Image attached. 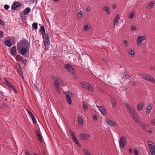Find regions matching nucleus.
Returning <instances> with one entry per match:
<instances>
[{
  "label": "nucleus",
  "mask_w": 155,
  "mask_h": 155,
  "mask_svg": "<svg viewBox=\"0 0 155 155\" xmlns=\"http://www.w3.org/2000/svg\"><path fill=\"white\" fill-rule=\"evenodd\" d=\"M43 42L46 48L48 50L50 46V40L49 37L47 34L43 35Z\"/></svg>",
  "instance_id": "obj_1"
},
{
  "label": "nucleus",
  "mask_w": 155,
  "mask_h": 155,
  "mask_svg": "<svg viewBox=\"0 0 155 155\" xmlns=\"http://www.w3.org/2000/svg\"><path fill=\"white\" fill-rule=\"evenodd\" d=\"M81 85L82 87L87 89L91 92L94 91V89L87 82H81Z\"/></svg>",
  "instance_id": "obj_2"
},
{
  "label": "nucleus",
  "mask_w": 155,
  "mask_h": 155,
  "mask_svg": "<svg viewBox=\"0 0 155 155\" xmlns=\"http://www.w3.org/2000/svg\"><path fill=\"white\" fill-rule=\"evenodd\" d=\"M64 68L67 70L68 71L72 74L75 73L74 69L73 67L70 64H67L64 66Z\"/></svg>",
  "instance_id": "obj_3"
},
{
  "label": "nucleus",
  "mask_w": 155,
  "mask_h": 155,
  "mask_svg": "<svg viewBox=\"0 0 155 155\" xmlns=\"http://www.w3.org/2000/svg\"><path fill=\"white\" fill-rule=\"evenodd\" d=\"M130 116L133 118L134 120L137 124H140V121L137 118V115L135 111V110L131 112L130 114Z\"/></svg>",
  "instance_id": "obj_4"
},
{
  "label": "nucleus",
  "mask_w": 155,
  "mask_h": 155,
  "mask_svg": "<svg viewBox=\"0 0 155 155\" xmlns=\"http://www.w3.org/2000/svg\"><path fill=\"white\" fill-rule=\"evenodd\" d=\"M23 44H25V46L26 48H28L29 47L30 45L29 43L27 40H25L22 41H20L19 42L18 44L17 47H20L21 46H22Z\"/></svg>",
  "instance_id": "obj_5"
},
{
  "label": "nucleus",
  "mask_w": 155,
  "mask_h": 155,
  "mask_svg": "<svg viewBox=\"0 0 155 155\" xmlns=\"http://www.w3.org/2000/svg\"><path fill=\"white\" fill-rule=\"evenodd\" d=\"M146 39V37L144 36H140L137 37V45L140 46L142 44V41H144Z\"/></svg>",
  "instance_id": "obj_6"
},
{
  "label": "nucleus",
  "mask_w": 155,
  "mask_h": 155,
  "mask_svg": "<svg viewBox=\"0 0 155 155\" xmlns=\"http://www.w3.org/2000/svg\"><path fill=\"white\" fill-rule=\"evenodd\" d=\"M126 143V138L124 137H122L120 138L119 141L120 147L122 148H123L125 146Z\"/></svg>",
  "instance_id": "obj_7"
},
{
  "label": "nucleus",
  "mask_w": 155,
  "mask_h": 155,
  "mask_svg": "<svg viewBox=\"0 0 155 155\" xmlns=\"http://www.w3.org/2000/svg\"><path fill=\"white\" fill-rule=\"evenodd\" d=\"M80 138L82 140H87L90 136L87 134H80Z\"/></svg>",
  "instance_id": "obj_8"
},
{
  "label": "nucleus",
  "mask_w": 155,
  "mask_h": 155,
  "mask_svg": "<svg viewBox=\"0 0 155 155\" xmlns=\"http://www.w3.org/2000/svg\"><path fill=\"white\" fill-rule=\"evenodd\" d=\"M96 106L97 107L101 113L102 115L104 116L106 115V110L104 108H103L102 107L98 106L97 105H96Z\"/></svg>",
  "instance_id": "obj_9"
},
{
  "label": "nucleus",
  "mask_w": 155,
  "mask_h": 155,
  "mask_svg": "<svg viewBox=\"0 0 155 155\" xmlns=\"http://www.w3.org/2000/svg\"><path fill=\"white\" fill-rule=\"evenodd\" d=\"M106 122L107 124L110 126H116L117 125V124L114 122L109 119H106Z\"/></svg>",
  "instance_id": "obj_10"
},
{
  "label": "nucleus",
  "mask_w": 155,
  "mask_h": 155,
  "mask_svg": "<svg viewBox=\"0 0 155 155\" xmlns=\"http://www.w3.org/2000/svg\"><path fill=\"white\" fill-rule=\"evenodd\" d=\"M21 5V4L18 2H16L14 3L12 7V9L15 10L18 7H20Z\"/></svg>",
  "instance_id": "obj_11"
},
{
  "label": "nucleus",
  "mask_w": 155,
  "mask_h": 155,
  "mask_svg": "<svg viewBox=\"0 0 155 155\" xmlns=\"http://www.w3.org/2000/svg\"><path fill=\"white\" fill-rule=\"evenodd\" d=\"M54 85L55 87V89L56 91L59 92L60 90V87L59 82L58 80H55Z\"/></svg>",
  "instance_id": "obj_12"
},
{
  "label": "nucleus",
  "mask_w": 155,
  "mask_h": 155,
  "mask_svg": "<svg viewBox=\"0 0 155 155\" xmlns=\"http://www.w3.org/2000/svg\"><path fill=\"white\" fill-rule=\"evenodd\" d=\"M11 54L14 56H15L17 54L16 48L15 46L12 47L11 49Z\"/></svg>",
  "instance_id": "obj_13"
},
{
  "label": "nucleus",
  "mask_w": 155,
  "mask_h": 155,
  "mask_svg": "<svg viewBox=\"0 0 155 155\" xmlns=\"http://www.w3.org/2000/svg\"><path fill=\"white\" fill-rule=\"evenodd\" d=\"M120 20V18L119 15H117L116 16V18L114 19V25H117L118 24L119 22V20Z\"/></svg>",
  "instance_id": "obj_14"
},
{
  "label": "nucleus",
  "mask_w": 155,
  "mask_h": 155,
  "mask_svg": "<svg viewBox=\"0 0 155 155\" xmlns=\"http://www.w3.org/2000/svg\"><path fill=\"white\" fill-rule=\"evenodd\" d=\"M37 137L40 142H42L43 140L42 138V136L41 135L39 132V131H37L36 132Z\"/></svg>",
  "instance_id": "obj_15"
},
{
  "label": "nucleus",
  "mask_w": 155,
  "mask_h": 155,
  "mask_svg": "<svg viewBox=\"0 0 155 155\" xmlns=\"http://www.w3.org/2000/svg\"><path fill=\"white\" fill-rule=\"evenodd\" d=\"M152 105L150 104H149L146 108V113L148 114L149 113L152 108Z\"/></svg>",
  "instance_id": "obj_16"
},
{
  "label": "nucleus",
  "mask_w": 155,
  "mask_h": 155,
  "mask_svg": "<svg viewBox=\"0 0 155 155\" xmlns=\"http://www.w3.org/2000/svg\"><path fill=\"white\" fill-rule=\"evenodd\" d=\"M149 147L150 149V150L151 152L154 153V151H155V148L154 147V144L153 143H150L149 144Z\"/></svg>",
  "instance_id": "obj_17"
},
{
  "label": "nucleus",
  "mask_w": 155,
  "mask_h": 155,
  "mask_svg": "<svg viewBox=\"0 0 155 155\" xmlns=\"http://www.w3.org/2000/svg\"><path fill=\"white\" fill-rule=\"evenodd\" d=\"M66 97L68 104L70 105L71 104L72 101L71 96L69 94H67L66 95Z\"/></svg>",
  "instance_id": "obj_18"
},
{
  "label": "nucleus",
  "mask_w": 155,
  "mask_h": 155,
  "mask_svg": "<svg viewBox=\"0 0 155 155\" xmlns=\"http://www.w3.org/2000/svg\"><path fill=\"white\" fill-rule=\"evenodd\" d=\"M146 80L155 83V80L152 77L148 75Z\"/></svg>",
  "instance_id": "obj_19"
},
{
  "label": "nucleus",
  "mask_w": 155,
  "mask_h": 155,
  "mask_svg": "<svg viewBox=\"0 0 155 155\" xmlns=\"http://www.w3.org/2000/svg\"><path fill=\"white\" fill-rule=\"evenodd\" d=\"M70 132L73 141L74 142L76 140H78L76 138L74 132L71 130H70Z\"/></svg>",
  "instance_id": "obj_20"
},
{
  "label": "nucleus",
  "mask_w": 155,
  "mask_h": 155,
  "mask_svg": "<svg viewBox=\"0 0 155 155\" xmlns=\"http://www.w3.org/2000/svg\"><path fill=\"white\" fill-rule=\"evenodd\" d=\"M103 10L104 11L106 12L107 14H110V9L108 6H105L103 8Z\"/></svg>",
  "instance_id": "obj_21"
},
{
  "label": "nucleus",
  "mask_w": 155,
  "mask_h": 155,
  "mask_svg": "<svg viewBox=\"0 0 155 155\" xmlns=\"http://www.w3.org/2000/svg\"><path fill=\"white\" fill-rule=\"evenodd\" d=\"M19 61H21L23 63L26 64V63L27 62V61L22 57H19L17 59Z\"/></svg>",
  "instance_id": "obj_22"
},
{
  "label": "nucleus",
  "mask_w": 155,
  "mask_h": 155,
  "mask_svg": "<svg viewBox=\"0 0 155 155\" xmlns=\"http://www.w3.org/2000/svg\"><path fill=\"white\" fill-rule=\"evenodd\" d=\"M83 108L84 110L86 111L87 110V103L86 102L83 101Z\"/></svg>",
  "instance_id": "obj_23"
},
{
  "label": "nucleus",
  "mask_w": 155,
  "mask_h": 155,
  "mask_svg": "<svg viewBox=\"0 0 155 155\" xmlns=\"http://www.w3.org/2000/svg\"><path fill=\"white\" fill-rule=\"evenodd\" d=\"M143 104H139L137 107V110L139 111L141 110L143 108Z\"/></svg>",
  "instance_id": "obj_24"
},
{
  "label": "nucleus",
  "mask_w": 155,
  "mask_h": 155,
  "mask_svg": "<svg viewBox=\"0 0 155 155\" xmlns=\"http://www.w3.org/2000/svg\"><path fill=\"white\" fill-rule=\"evenodd\" d=\"M110 102L112 104L113 107L114 108L116 107L117 106L116 101L114 98H111L110 100Z\"/></svg>",
  "instance_id": "obj_25"
},
{
  "label": "nucleus",
  "mask_w": 155,
  "mask_h": 155,
  "mask_svg": "<svg viewBox=\"0 0 155 155\" xmlns=\"http://www.w3.org/2000/svg\"><path fill=\"white\" fill-rule=\"evenodd\" d=\"M128 54L131 55L132 57H133L134 56V52L131 49H129L128 51Z\"/></svg>",
  "instance_id": "obj_26"
},
{
  "label": "nucleus",
  "mask_w": 155,
  "mask_h": 155,
  "mask_svg": "<svg viewBox=\"0 0 155 155\" xmlns=\"http://www.w3.org/2000/svg\"><path fill=\"white\" fill-rule=\"evenodd\" d=\"M40 31L41 32L42 35H44L45 34H47L45 33V30L44 26H42L41 27L40 29Z\"/></svg>",
  "instance_id": "obj_27"
},
{
  "label": "nucleus",
  "mask_w": 155,
  "mask_h": 155,
  "mask_svg": "<svg viewBox=\"0 0 155 155\" xmlns=\"http://www.w3.org/2000/svg\"><path fill=\"white\" fill-rule=\"evenodd\" d=\"M27 52V49L25 47L21 49V53L22 55L25 54Z\"/></svg>",
  "instance_id": "obj_28"
},
{
  "label": "nucleus",
  "mask_w": 155,
  "mask_h": 155,
  "mask_svg": "<svg viewBox=\"0 0 155 155\" xmlns=\"http://www.w3.org/2000/svg\"><path fill=\"white\" fill-rule=\"evenodd\" d=\"M31 11V9L29 7H27L26 8L24 11V15L27 14L28 13H29Z\"/></svg>",
  "instance_id": "obj_29"
},
{
  "label": "nucleus",
  "mask_w": 155,
  "mask_h": 155,
  "mask_svg": "<svg viewBox=\"0 0 155 155\" xmlns=\"http://www.w3.org/2000/svg\"><path fill=\"white\" fill-rule=\"evenodd\" d=\"M83 13L82 11H80L77 14V16L79 19H81L83 17Z\"/></svg>",
  "instance_id": "obj_30"
},
{
  "label": "nucleus",
  "mask_w": 155,
  "mask_h": 155,
  "mask_svg": "<svg viewBox=\"0 0 155 155\" xmlns=\"http://www.w3.org/2000/svg\"><path fill=\"white\" fill-rule=\"evenodd\" d=\"M78 122L79 126H81L83 124V121L82 118L81 117H79L78 119Z\"/></svg>",
  "instance_id": "obj_31"
},
{
  "label": "nucleus",
  "mask_w": 155,
  "mask_h": 155,
  "mask_svg": "<svg viewBox=\"0 0 155 155\" xmlns=\"http://www.w3.org/2000/svg\"><path fill=\"white\" fill-rule=\"evenodd\" d=\"M18 72L19 73V75L21 76V78L23 79L24 78L23 74L22 72V69L21 68H19L18 71Z\"/></svg>",
  "instance_id": "obj_32"
},
{
  "label": "nucleus",
  "mask_w": 155,
  "mask_h": 155,
  "mask_svg": "<svg viewBox=\"0 0 155 155\" xmlns=\"http://www.w3.org/2000/svg\"><path fill=\"white\" fill-rule=\"evenodd\" d=\"M5 44L6 46L8 47H11L12 45V44L10 41L8 40H7L5 41Z\"/></svg>",
  "instance_id": "obj_33"
},
{
  "label": "nucleus",
  "mask_w": 155,
  "mask_h": 155,
  "mask_svg": "<svg viewBox=\"0 0 155 155\" xmlns=\"http://www.w3.org/2000/svg\"><path fill=\"white\" fill-rule=\"evenodd\" d=\"M83 150L85 155H91L90 153L85 148H83Z\"/></svg>",
  "instance_id": "obj_34"
},
{
  "label": "nucleus",
  "mask_w": 155,
  "mask_h": 155,
  "mask_svg": "<svg viewBox=\"0 0 155 155\" xmlns=\"http://www.w3.org/2000/svg\"><path fill=\"white\" fill-rule=\"evenodd\" d=\"M83 150L85 155H91L90 153L85 148H83Z\"/></svg>",
  "instance_id": "obj_35"
},
{
  "label": "nucleus",
  "mask_w": 155,
  "mask_h": 155,
  "mask_svg": "<svg viewBox=\"0 0 155 155\" xmlns=\"http://www.w3.org/2000/svg\"><path fill=\"white\" fill-rule=\"evenodd\" d=\"M32 27L35 29H37L38 28L37 23L36 22H34L32 25Z\"/></svg>",
  "instance_id": "obj_36"
},
{
  "label": "nucleus",
  "mask_w": 155,
  "mask_h": 155,
  "mask_svg": "<svg viewBox=\"0 0 155 155\" xmlns=\"http://www.w3.org/2000/svg\"><path fill=\"white\" fill-rule=\"evenodd\" d=\"M124 104L127 109L132 107L127 102L124 103Z\"/></svg>",
  "instance_id": "obj_37"
},
{
  "label": "nucleus",
  "mask_w": 155,
  "mask_h": 155,
  "mask_svg": "<svg viewBox=\"0 0 155 155\" xmlns=\"http://www.w3.org/2000/svg\"><path fill=\"white\" fill-rule=\"evenodd\" d=\"M3 81L5 83V84L7 85H8V84L9 83H10L8 80H7L5 78H3Z\"/></svg>",
  "instance_id": "obj_38"
},
{
  "label": "nucleus",
  "mask_w": 155,
  "mask_h": 155,
  "mask_svg": "<svg viewBox=\"0 0 155 155\" xmlns=\"http://www.w3.org/2000/svg\"><path fill=\"white\" fill-rule=\"evenodd\" d=\"M140 76L143 79H145L146 80L147 78V76H148V75L145 74H142L140 75Z\"/></svg>",
  "instance_id": "obj_39"
},
{
  "label": "nucleus",
  "mask_w": 155,
  "mask_h": 155,
  "mask_svg": "<svg viewBox=\"0 0 155 155\" xmlns=\"http://www.w3.org/2000/svg\"><path fill=\"white\" fill-rule=\"evenodd\" d=\"M27 111L28 112L29 115L30 116V117H33V115L32 114V113L28 109L27 110Z\"/></svg>",
  "instance_id": "obj_40"
},
{
  "label": "nucleus",
  "mask_w": 155,
  "mask_h": 155,
  "mask_svg": "<svg viewBox=\"0 0 155 155\" xmlns=\"http://www.w3.org/2000/svg\"><path fill=\"white\" fill-rule=\"evenodd\" d=\"M10 87L15 92V93H16V94H18V91L17 90H16L15 88L14 87V86L12 85V86H11V87Z\"/></svg>",
  "instance_id": "obj_41"
},
{
  "label": "nucleus",
  "mask_w": 155,
  "mask_h": 155,
  "mask_svg": "<svg viewBox=\"0 0 155 155\" xmlns=\"http://www.w3.org/2000/svg\"><path fill=\"white\" fill-rule=\"evenodd\" d=\"M89 29V27L88 24L85 25L84 27V30H88Z\"/></svg>",
  "instance_id": "obj_42"
},
{
  "label": "nucleus",
  "mask_w": 155,
  "mask_h": 155,
  "mask_svg": "<svg viewBox=\"0 0 155 155\" xmlns=\"http://www.w3.org/2000/svg\"><path fill=\"white\" fill-rule=\"evenodd\" d=\"M33 121V122L34 124H36L37 122L36 119L34 118V116L31 117Z\"/></svg>",
  "instance_id": "obj_43"
},
{
  "label": "nucleus",
  "mask_w": 155,
  "mask_h": 155,
  "mask_svg": "<svg viewBox=\"0 0 155 155\" xmlns=\"http://www.w3.org/2000/svg\"><path fill=\"white\" fill-rule=\"evenodd\" d=\"M154 5V2H150L148 4V6L150 7L151 8Z\"/></svg>",
  "instance_id": "obj_44"
},
{
  "label": "nucleus",
  "mask_w": 155,
  "mask_h": 155,
  "mask_svg": "<svg viewBox=\"0 0 155 155\" xmlns=\"http://www.w3.org/2000/svg\"><path fill=\"white\" fill-rule=\"evenodd\" d=\"M134 16V15L133 13H130L129 15V17L130 18L132 19V18Z\"/></svg>",
  "instance_id": "obj_45"
},
{
  "label": "nucleus",
  "mask_w": 155,
  "mask_h": 155,
  "mask_svg": "<svg viewBox=\"0 0 155 155\" xmlns=\"http://www.w3.org/2000/svg\"><path fill=\"white\" fill-rule=\"evenodd\" d=\"M5 95L4 93L3 92L0 91V97L1 98H2Z\"/></svg>",
  "instance_id": "obj_46"
},
{
  "label": "nucleus",
  "mask_w": 155,
  "mask_h": 155,
  "mask_svg": "<svg viewBox=\"0 0 155 155\" xmlns=\"http://www.w3.org/2000/svg\"><path fill=\"white\" fill-rule=\"evenodd\" d=\"M134 152L135 155H138V151L137 149H135L134 150Z\"/></svg>",
  "instance_id": "obj_47"
},
{
  "label": "nucleus",
  "mask_w": 155,
  "mask_h": 155,
  "mask_svg": "<svg viewBox=\"0 0 155 155\" xmlns=\"http://www.w3.org/2000/svg\"><path fill=\"white\" fill-rule=\"evenodd\" d=\"M21 18L22 20H26V17L25 15H21Z\"/></svg>",
  "instance_id": "obj_48"
},
{
  "label": "nucleus",
  "mask_w": 155,
  "mask_h": 155,
  "mask_svg": "<svg viewBox=\"0 0 155 155\" xmlns=\"http://www.w3.org/2000/svg\"><path fill=\"white\" fill-rule=\"evenodd\" d=\"M136 29V28L135 26L132 25L131 26V30L132 31H135Z\"/></svg>",
  "instance_id": "obj_49"
},
{
  "label": "nucleus",
  "mask_w": 155,
  "mask_h": 155,
  "mask_svg": "<svg viewBox=\"0 0 155 155\" xmlns=\"http://www.w3.org/2000/svg\"><path fill=\"white\" fill-rule=\"evenodd\" d=\"M128 111H129V114L133 111H134V110L133 109V108L132 107L131 108H130L127 109Z\"/></svg>",
  "instance_id": "obj_50"
},
{
  "label": "nucleus",
  "mask_w": 155,
  "mask_h": 155,
  "mask_svg": "<svg viewBox=\"0 0 155 155\" xmlns=\"http://www.w3.org/2000/svg\"><path fill=\"white\" fill-rule=\"evenodd\" d=\"M10 7L9 6L7 5H5L4 6V8L5 9L7 10L9 9Z\"/></svg>",
  "instance_id": "obj_51"
},
{
  "label": "nucleus",
  "mask_w": 155,
  "mask_h": 155,
  "mask_svg": "<svg viewBox=\"0 0 155 155\" xmlns=\"http://www.w3.org/2000/svg\"><path fill=\"white\" fill-rule=\"evenodd\" d=\"M4 36L3 32L1 31H0V37L2 38Z\"/></svg>",
  "instance_id": "obj_52"
},
{
  "label": "nucleus",
  "mask_w": 155,
  "mask_h": 155,
  "mask_svg": "<svg viewBox=\"0 0 155 155\" xmlns=\"http://www.w3.org/2000/svg\"><path fill=\"white\" fill-rule=\"evenodd\" d=\"M29 2L31 3H34L35 2H37V0H29Z\"/></svg>",
  "instance_id": "obj_53"
},
{
  "label": "nucleus",
  "mask_w": 155,
  "mask_h": 155,
  "mask_svg": "<svg viewBox=\"0 0 155 155\" xmlns=\"http://www.w3.org/2000/svg\"><path fill=\"white\" fill-rule=\"evenodd\" d=\"M74 142L75 143V144L77 145L78 146H80V144L78 142V140H76V141H74Z\"/></svg>",
  "instance_id": "obj_54"
},
{
  "label": "nucleus",
  "mask_w": 155,
  "mask_h": 155,
  "mask_svg": "<svg viewBox=\"0 0 155 155\" xmlns=\"http://www.w3.org/2000/svg\"><path fill=\"white\" fill-rule=\"evenodd\" d=\"M2 107H5L6 108H8V106L5 103H3L2 105Z\"/></svg>",
  "instance_id": "obj_55"
},
{
  "label": "nucleus",
  "mask_w": 155,
  "mask_h": 155,
  "mask_svg": "<svg viewBox=\"0 0 155 155\" xmlns=\"http://www.w3.org/2000/svg\"><path fill=\"white\" fill-rule=\"evenodd\" d=\"M25 155H30V154L26 150H25Z\"/></svg>",
  "instance_id": "obj_56"
},
{
  "label": "nucleus",
  "mask_w": 155,
  "mask_h": 155,
  "mask_svg": "<svg viewBox=\"0 0 155 155\" xmlns=\"http://www.w3.org/2000/svg\"><path fill=\"white\" fill-rule=\"evenodd\" d=\"M73 74V77L74 79H76L78 78V76L77 75L75 74V73Z\"/></svg>",
  "instance_id": "obj_57"
},
{
  "label": "nucleus",
  "mask_w": 155,
  "mask_h": 155,
  "mask_svg": "<svg viewBox=\"0 0 155 155\" xmlns=\"http://www.w3.org/2000/svg\"><path fill=\"white\" fill-rule=\"evenodd\" d=\"M112 7L113 9H115L116 7V5L115 4H113Z\"/></svg>",
  "instance_id": "obj_58"
},
{
  "label": "nucleus",
  "mask_w": 155,
  "mask_h": 155,
  "mask_svg": "<svg viewBox=\"0 0 155 155\" xmlns=\"http://www.w3.org/2000/svg\"><path fill=\"white\" fill-rule=\"evenodd\" d=\"M0 24L3 25H5L3 22L2 21L1 19H0Z\"/></svg>",
  "instance_id": "obj_59"
},
{
  "label": "nucleus",
  "mask_w": 155,
  "mask_h": 155,
  "mask_svg": "<svg viewBox=\"0 0 155 155\" xmlns=\"http://www.w3.org/2000/svg\"><path fill=\"white\" fill-rule=\"evenodd\" d=\"M130 77V76L129 75L126 74L125 76V78L126 79H128Z\"/></svg>",
  "instance_id": "obj_60"
},
{
  "label": "nucleus",
  "mask_w": 155,
  "mask_h": 155,
  "mask_svg": "<svg viewBox=\"0 0 155 155\" xmlns=\"http://www.w3.org/2000/svg\"><path fill=\"white\" fill-rule=\"evenodd\" d=\"M124 44L126 45L127 46V41L126 40H124Z\"/></svg>",
  "instance_id": "obj_61"
},
{
  "label": "nucleus",
  "mask_w": 155,
  "mask_h": 155,
  "mask_svg": "<svg viewBox=\"0 0 155 155\" xmlns=\"http://www.w3.org/2000/svg\"><path fill=\"white\" fill-rule=\"evenodd\" d=\"M93 119L95 121H96L97 119V117L96 116H94L93 117Z\"/></svg>",
  "instance_id": "obj_62"
},
{
  "label": "nucleus",
  "mask_w": 155,
  "mask_h": 155,
  "mask_svg": "<svg viewBox=\"0 0 155 155\" xmlns=\"http://www.w3.org/2000/svg\"><path fill=\"white\" fill-rule=\"evenodd\" d=\"M90 10V8L89 7H88L87 8H86V11L87 12H89Z\"/></svg>",
  "instance_id": "obj_63"
},
{
  "label": "nucleus",
  "mask_w": 155,
  "mask_h": 155,
  "mask_svg": "<svg viewBox=\"0 0 155 155\" xmlns=\"http://www.w3.org/2000/svg\"><path fill=\"white\" fill-rule=\"evenodd\" d=\"M152 123L154 125H155V120H152Z\"/></svg>",
  "instance_id": "obj_64"
}]
</instances>
